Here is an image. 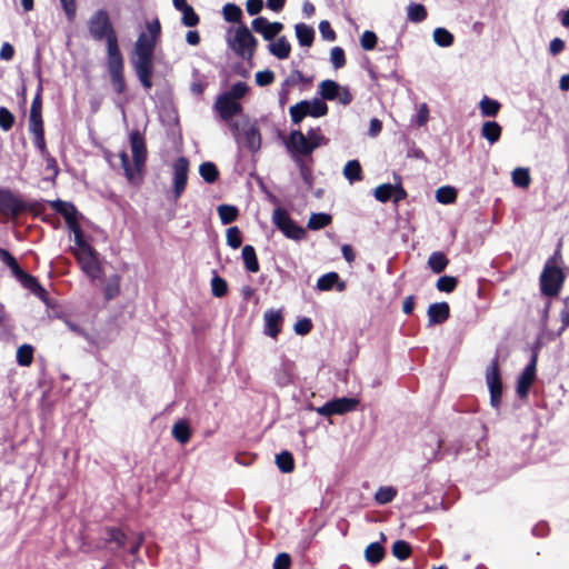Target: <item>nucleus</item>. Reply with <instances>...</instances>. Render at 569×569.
Segmentation results:
<instances>
[{
  "label": "nucleus",
  "instance_id": "a878e982",
  "mask_svg": "<svg viewBox=\"0 0 569 569\" xmlns=\"http://www.w3.org/2000/svg\"><path fill=\"white\" fill-rule=\"evenodd\" d=\"M501 127L496 121H486L481 127V137L486 139L490 144L499 141L501 137Z\"/></svg>",
  "mask_w": 569,
  "mask_h": 569
},
{
  "label": "nucleus",
  "instance_id": "2eb2a0df",
  "mask_svg": "<svg viewBox=\"0 0 569 569\" xmlns=\"http://www.w3.org/2000/svg\"><path fill=\"white\" fill-rule=\"evenodd\" d=\"M27 209V204L11 191L0 190V212L4 216L16 218Z\"/></svg>",
  "mask_w": 569,
  "mask_h": 569
},
{
  "label": "nucleus",
  "instance_id": "6e6552de",
  "mask_svg": "<svg viewBox=\"0 0 569 569\" xmlns=\"http://www.w3.org/2000/svg\"><path fill=\"white\" fill-rule=\"evenodd\" d=\"M290 116L293 123H300L303 118L310 116L320 118L328 113V106L319 98L302 100L290 108Z\"/></svg>",
  "mask_w": 569,
  "mask_h": 569
},
{
  "label": "nucleus",
  "instance_id": "9b49d317",
  "mask_svg": "<svg viewBox=\"0 0 569 569\" xmlns=\"http://www.w3.org/2000/svg\"><path fill=\"white\" fill-rule=\"evenodd\" d=\"M318 93L322 101L338 100L339 103L347 106L352 101V94L349 89L340 86L338 82L326 79L322 80L318 86Z\"/></svg>",
  "mask_w": 569,
  "mask_h": 569
},
{
  "label": "nucleus",
  "instance_id": "cd10ccee",
  "mask_svg": "<svg viewBox=\"0 0 569 569\" xmlns=\"http://www.w3.org/2000/svg\"><path fill=\"white\" fill-rule=\"evenodd\" d=\"M172 436L178 442L187 443L191 436L189 423L186 420H178L172 427Z\"/></svg>",
  "mask_w": 569,
  "mask_h": 569
},
{
  "label": "nucleus",
  "instance_id": "39448f33",
  "mask_svg": "<svg viewBox=\"0 0 569 569\" xmlns=\"http://www.w3.org/2000/svg\"><path fill=\"white\" fill-rule=\"evenodd\" d=\"M327 143V139L321 134L319 128H312L307 133H302L300 130H295L290 133L287 148L293 158L300 156H309L317 148Z\"/></svg>",
  "mask_w": 569,
  "mask_h": 569
},
{
  "label": "nucleus",
  "instance_id": "a19ab883",
  "mask_svg": "<svg viewBox=\"0 0 569 569\" xmlns=\"http://www.w3.org/2000/svg\"><path fill=\"white\" fill-rule=\"evenodd\" d=\"M0 260L10 268L16 278L23 272L16 258L8 250L0 248Z\"/></svg>",
  "mask_w": 569,
  "mask_h": 569
},
{
  "label": "nucleus",
  "instance_id": "6e6d98bb",
  "mask_svg": "<svg viewBox=\"0 0 569 569\" xmlns=\"http://www.w3.org/2000/svg\"><path fill=\"white\" fill-rule=\"evenodd\" d=\"M14 123L13 113L6 107H0V128L3 131H9Z\"/></svg>",
  "mask_w": 569,
  "mask_h": 569
},
{
  "label": "nucleus",
  "instance_id": "ea45409f",
  "mask_svg": "<svg viewBox=\"0 0 569 569\" xmlns=\"http://www.w3.org/2000/svg\"><path fill=\"white\" fill-rule=\"evenodd\" d=\"M457 198V191L455 188L449 186L440 187L436 191V199L438 202L443 204H449L456 201Z\"/></svg>",
  "mask_w": 569,
  "mask_h": 569
},
{
  "label": "nucleus",
  "instance_id": "ddd939ff",
  "mask_svg": "<svg viewBox=\"0 0 569 569\" xmlns=\"http://www.w3.org/2000/svg\"><path fill=\"white\" fill-rule=\"evenodd\" d=\"M486 381L490 391V403L498 409L501 402L502 383L499 376L498 363L493 360L486 371Z\"/></svg>",
  "mask_w": 569,
  "mask_h": 569
},
{
  "label": "nucleus",
  "instance_id": "49530a36",
  "mask_svg": "<svg viewBox=\"0 0 569 569\" xmlns=\"http://www.w3.org/2000/svg\"><path fill=\"white\" fill-rule=\"evenodd\" d=\"M396 496L397 490L393 487H380L375 495V499L379 505H387L391 502Z\"/></svg>",
  "mask_w": 569,
  "mask_h": 569
},
{
  "label": "nucleus",
  "instance_id": "f704fd0d",
  "mask_svg": "<svg viewBox=\"0 0 569 569\" xmlns=\"http://www.w3.org/2000/svg\"><path fill=\"white\" fill-rule=\"evenodd\" d=\"M331 216L325 212L312 213L308 220L307 227L310 230H320L331 222Z\"/></svg>",
  "mask_w": 569,
  "mask_h": 569
},
{
  "label": "nucleus",
  "instance_id": "7ed1b4c3",
  "mask_svg": "<svg viewBox=\"0 0 569 569\" xmlns=\"http://www.w3.org/2000/svg\"><path fill=\"white\" fill-rule=\"evenodd\" d=\"M130 146L132 152L133 166H131L129 156L126 151L119 153L124 176L131 183H138L147 160V148L143 136L138 130L130 132Z\"/></svg>",
  "mask_w": 569,
  "mask_h": 569
},
{
  "label": "nucleus",
  "instance_id": "e433bc0d",
  "mask_svg": "<svg viewBox=\"0 0 569 569\" xmlns=\"http://www.w3.org/2000/svg\"><path fill=\"white\" fill-rule=\"evenodd\" d=\"M276 465L280 471L289 473L295 468L292 455L288 451H282L276 456Z\"/></svg>",
  "mask_w": 569,
  "mask_h": 569
},
{
  "label": "nucleus",
  "instance_id": "09e8293b",
  "mask_svg": "<svg viewBox=\"0 0 569 569\" xmlns=\"http://www.w3.org/2000/svg\"><path fill=\"white\" fill-rule=\"evenodd\" d=\"M211 290H212V295L214 297L221 298V297L226 296V293L228 291V286H227L226 280L219 276H214L211 279Z\"/></svg>",
  "mask_w": 569,
  "mask_h": 569
},
{
  "label": "nucleus",
  "instance_id": "338daca9",
  "mask_svg": "<svg viewBox=\"0 0 569 569\" xmlns=\"http://www.w3.org/2000/svg\"><path fill=\"white\" fill-rule=\"evenodd\" d=\"M60 2L68 20L72 21L77 12L76 0H60Z\"/></svg>",
  "mask_w": 569,
  "mask_h": 569
},
{
  "label": "nucleus",
  "instance_id": "5701e85b",
  "mask_svg": "<svg viewBox=\"0 0 569 569\" xmlns=\"http://www.w3.org/2000/svg\"><path fill=\"white\" fill-rule=\"evenodd\" d=\"M293 378V363L289 360H283L278 368L274 369V380L278 386L286 387L292 382Z\"/></svg>",
  "mask_w": 569,
  "mask_h": 569
},
{
  "label": "nucleus",
  "instance_id": "8fccbe9b",
  "mask_svg": "<svg viewBox=\"0 0 569 569\" xmlns=\"http://www.w3.org/2000/svg\"><path fill=\"white\" fill-rule=\"evenodd\" d=\"M249 90V87L246 82L239 81L234 83L228 92H224L223 94L228 96L231 99L239 100L243 98Z\"/></svg>",
  "mask_w": 569,
  "mask_h": 569
},
{
  "label": "nucleus",
  "instance_id": "4c0bfd02",
  "mask_svg": "<svg viewBox=\"0 0 569 569\" xmlns=\"http://www.w3.org/2000/svg\"><path fill=\"white\" fill-rule=\"evenodd\" d=\"M511 177L513 184L519 188H528L531 182L529 170L527 168H516L512 171Z\"/></svg>",
  "mask_w": 569,
  "mask_h": 569
},
{
  "label": "nucleus",
  "instance_id": "37998d69",
  "mask_svg": "<svg viewBox=\"0 0 569 569\" xmlns=\"http://www.w3.org/2000/svg\"><path fill=\"white\" fill-rule=\"evenodd\" d=\"M222 14L228 22H240L242 18V10L233 3H227L222 8Z\"/></svg>",
  "mask_w": 569,
  "mask_h": 569
},
{
  "label": "nucleus",
  "instance_id": "bf43d9fd",
  "mask_svg": "<svg viewBox=\"0 0 569 569\" xmlns=\"http://www.w3.org/2000/svg\"><path fill=\"white\" fill-rule=\"evenodd\" d=\"M254 78L258 86L266 87L274 81V73L271 70H262L258 71Z\"/></svg>",
  "mask_w": 569,
  "mask_h": 569
},
{
  "label": "nucleus",
  "instance_id": "9d476101",
  "mask_svg": "<svg viewBox=\"0 0 569 569\" xmlns=\"http://www.w3.org/2000/svg\"><path fill=\"white\" fill-rule=\"evenodd\" d=\"M74 256L81 267V270L91 279H100L102 267L99 253L92 247H84L81 251H74Z\"/></svg>",
  "mask_w": 569,
  "mask_h": 569
},
{
  "label": "nucleus",
  "instance_id": "393cba45",
  "mask_svg": "<svg viewBox=\"0 0 569 569\" xmlns=\"http://www.w3.org/2000/svg\"><path fill=\"white\" fill-rule=\"evenodd\" d=\"M297 40L301 47H311L315 39V29L306 23H297L295 26Z\"/></svg>",
  "mask_w": 569,
  "mask_h": 569
},
{
  "label": "nucleus",
  "instance_id": "bb28decb",
  "mask_svg": "<svg viewBox=\"0 0 569 569\" xmlns=\"http://www.w3.org/2000/svg\"><path fill=\"white\" fill-rule=\"evenodd\" d=\"M241 256H242L244 267L249 272L256 273L259 271V262H258L257 253L252 246H250V244L244 246L242 248Z\"/></svg>",
  "mask_w": 569,
  "mask_h": 569
},
{
  "label": "nucleus",
  "instance_id": "de8ad7c7",
  "mask_svg": "<svg viewBox=\"0 0 569 569\" xmlns=\"http://www.w3.org/2000/svg\"><path fill=\"white\" fill-rule=\"evenodd\" d=\"M411 553L410 545L405 540H397L392 546V555L399 560H406Z\"/></svg>",
  "mask_w": 569,
  "mask_h": 569
},
{
  "label": "nucleus",
  "instance_id": "c756f323",
  "mask_svg": "<svg viewBox=\"0 0 569 569\" xmlns=\"http://www.w3.org/2000/svg\"><path fill=\"white\" fill-rule=\"evenodd\" d=\"M501 108V104L487 96L479 102V109L483 117H496Z\"/></svg>",
  "mask_w": 569,
  "mask_h": 569
},
{
  "label": "nucleus",
  "instance_id": "aec40b11",
  "mask_svg": "<svg viewBox=\"0 0 569 569\" xmlns=\"http://www.w3.org/2000/svg\"><path fill=\"white\" fill-rule=\"evenodd\" d=\"M264 320V335L277 338L280 332V326L282 322V313L280 310L269 309L263 315Z\"/></svg>",
  "mask_w": 569,
  "mask_h": 569
},
{
  "label": "nucleus",
  "instance_id": "423d86ee",
  "mask_svg": "<svg viewBox=\"0 0 569 569\" xmlns=\"http://www.w3.org/2000/svg\"><path fill=\"white\" fill-rule=\"evenodd\" d=\"M227 43L240 58L251 59L257 47V39L252 36L247 26L239 24L237 28H230L228 30Z\"/></svg>",
  "mask_w": 569,
  "mask_h": 569
},
{
  "label": "nucleus",
  "instance_id": "a211bd4d",
  "mask_svg": "<svg viewBox=\"0 0 569 569\" xmlns=\"http://www.w3.org/2000/svg\"><path fill=\"white\" fill-rule=\"evenodd\" d=\"M251 26L256 32L260 33L268 41L273 40L283 29L281 22H269L263 17L253 19Z\"/></svg>",
  "mask_w": 569,
  "mask_h": 569
},
{
  "label": "nucleus",
  "instance_id": "4468645a",
  "mask_svg": "<svg viewBox=\"0 0 569 569\" xmlns=\"http://www.w3.org/2000/svg\"><path fill=\"white\" fill-rule=\"evenodd\" d=\"M189 172V161L184 157L178 158L173 163V196L178 200L183 193Z\"/></svg>",
  "mask_w": 569,
  "mask_h": 569
},
{
  "label": "nucleus",
  "instance_id": "052dcab7",
  "mask_svg": "<svg viewBox=\"0 0 569 569\" xmlns=\"http://www.w3.org/2000/svg\"><path fill=\"white\" fill-rule=\"evenodd\" d=\"M319 32L323 40L326 41H335L336 40V32L330 26V22L327 20H322L319 23Z\"/></svg>",
  "mask_w": 569,
  "mask_h": 569
},
{
  "label": "nucleus",
  "instance_id": "f03ea898",
  "mask_svg": "<svg viewBox=\"0 0 569 569\" xmlns=\"http://www.w3.org/2000/svg\"><path fill=\"white\" fill-rule=\"evenodd\" d=\"M147 31L138 36L133 46L131 63L142 87L149 90L152 87L154 49L161 33L158 19L147 22Z\"/></svg>",
  "mask_w": 569,
  "mask_h": 569
},
{
  "label": "nucleus",
  "instance_id": "20e7f679",
  "mask_svg": "<svg viewBox=\"0 0 569 569\" xmlns=\"http://www.w3.org/2000/svg\"><path fill=\"white\" fill-rule=\"evenodd\" d=\"M562 257L558 248L552 257H550L540 274V289L545 296L553 297L561 290L565 281V273L561 268Z\"/></svg>",
  "mask_w": 569,
  "mask_h": 569
},
{
  "label": "nucleus",
  "instance_id": "473e14b6",
  "mask_svg": "<svg viewBox=\"0 0 569 569\" xmlns=\"http://www.w3.org/2000/svg\"><path fill=\"white\" fill-rule=\"evenodd\" d=\"M51 208L62 214L67 220H70L71 218L77 216V209L70 202L62 201V200H54L50 201Z\"/></svg>",
  "mask_w": 569,
  "mask_h": 569
},
{
  "label": "nucleus",
  "instance_id": "dca6fc26",
  "mask_svg": "<svg viewBox=\"0 0 569 569\" xmlns=\"http://www.w3.org/2000/svg\"><path fill=\"white\" fill-rule=\"evenodd\" d=\"M537 352L535 351L531 356L530 362L526 366L522 373L520 375L517 383V393L520 398L528 396L530 386L536 379V367H537Z\"/></svg>",
  "mask_w": 569,
  "mask_h": 569
},
{
  "label": "nucleus",
  "instance_id": "603ef678",
  "mask_svg": "<svg viewBox=\"0 0 569 569\" xmlns=\"http://www.w3.org/2000/svg\"><path fill=\"white\" fill-rule=\"evenodd\" d=\"M378 38L373 31L366 30L360 38V46L363 50H373L377 46Z\"/></svg>",
  "mask_w": 569,
  "mask_h": 569
},
{
  "label": "nucleus",
  "instance_id": "c85d7f7f",
  "mask_svg": "<svg viewBox=\"0 0 569 569\" xmlns=\"http://www.w3.org/2000/svg\"><path fill=\"white\" fill-rule=\"evenodd\" d=\"M433 41L441 48H448L452 46L455 41L453 34L446 28L438 27L432 32Z\"/></svg>",
  "mask_w": 569,
  "mask_h": 569
},
{
  "label": "nucleus",
  "instance_id": "864d4df0",
  "mask_svg": "<svg viewBox=\"0 0 569 569\" xmlns=\"http://www.w3.org/2000/svg\"><path fill=\"white\" fill-rule=\"evenodd\" d=\"M330 62L335 69H340L346 64L345 51L341 47H333L330 51Z\"/></svg>",
  "mask_w": 569,
  "mask_h": 569
},
{
  "label": "nucleus",
  "instance_id": "0e129e2a",
  "mask_svg": "<svg viewBox=\"0 0 569 569\" xmlns=\"http://www.w3.org/2000/svg\"><path fill=\"white\" fill-rule=\"evenodd\" d=\"M119 293V278L116 276L111 279L104 289V295L108 300L114 298Z\"/></svg>",
  "mask_w": 569,
  "mask_h": 569
},
{
  "label": "nucleus",
  "instance_id": "b1692460",
  "mask_svg": "<svg viewBox=\"0 0 569 569\" xmlns=\"http://www.w3.org/2000/svg\"><path fill=\"white\" fill-rule=\"evenodd\" d=\"M269 52L278 58L284 60L290 56L291 44L286 37H279L277 40L271 41L268 46Z\"/></svg>",
  "mask_w": 569,
  "mask_h": 569
},
{
  "label": "nucleus",
  "instance_id": "79ce46f5",
  "mask_svg": "<svg viewBox=\"0 0 569 569\" xmlns=\"http://www.w3.org/2000/svg\"><path fill=\"white\" fill-rule=\"evenodd\" d=\"M218 214L223 224H229L237 219L238 210L233 206L220 204L218 207Z\"/></svg>",
  "mask_w": 569,
  "mask_h": 569
},
{
  "label": "nucleus",
  "instance_id": "412c9836",
  "mask_svg": "<svg viewBox=\"0 0 569 569\" xmlns=\"http://www.w3.org/2000/svg\"><path fill=\"white\" fill-rule=\"evenodd\" d=\"M428 322L429 326L445 322L450 315V308L447 302L431 303L428 308Z\"/></svg>",
  "mask_w": 569,
  "mask_h": 569
},
{
  "label": "nucleus",
  "instance_id": "4be33fe9",
  "mask_svg": "<svg viewBox=\"0 0 569 569\" xmlns=\"http://www.w3.org/2000/svg\"><path fill=\"white\" fill-rule=\"evenodd\" d=\"M333 287H336L339 292L346 290V282L340 280L337 272H328L321 276L317 281V289L320 291H329Z\"/></svg>",
  "mask_w": 569,
  "mask_h": 569
},
{
  "label": "nucleus",
  "instance_id": "69168bd1",
  "mask_svg": "<svg viewBox=\"0 0 569 569\" xmlns=\"http://www.w3.org/2000/svg\"><path fill=\"white\" fill-rule=\"evenodd\" d=\"M291 566V558L288 553H279L273 561V569H289Z\"/></svg>",
  "mask_w": 569,
  "mask_h": 569
},
{
  "label": "nucleus",
  "instance_id": "58836bf2",
  "mask_svg": "<svg viewBox=\"0 0 569 569\" xmlns=\"http://www.w3.org/2000/svg\"><path fill=\"white\" fill-rule=\"evenodd\" d=\"M428 264L433 272L440 273L446 269L448 259L442 252H433L428 259Z\"/></svg>",
  "mask_w": 569,
  "mask_h": 569
},
{
  "label": "nucleus",
  "instance_id": "7c9ffc66",
  "mask_svg": "<svg viewBox=\"0 0 569 569\" xmlns=\"http://www.w3.org/2000/svg\"><path fill=\"white\" fill-rule=\"evenodd\" d=\"M385 556V549L381 543L372 542L365 550V558L372 565L379 563Z\"/></svg>",
  "mask_w": 569,
  "mask_h": 569
},
{
  "label": "nucleus",
  "instance_id": "680f3d73",
  "mask_svg": "<svg viewBox=\"0 0 569 569\" xmlns=\"http://www.w3.org/2000/svg\"><path fill=\"white\" fill-rule=\"evenodd\" d=\"M29 130L33 136L44 133L42 116L29 117Z\"/></svg>",
  "mask_w": 569,
  "mask_h": 569
},
{
  "label": "nucleus",
  "instance_id": "e2e57ef3",
  "mask_svg": "<svg viewBox=\"0 0 569 569\" xmlns=\"http://www.w3.org/2000/svg\"><path fill=\"white\" fill-rule=\"evenodd\" d=\"M312 329V322L309 318L299 319L295 323V332L300 336L309 333Z\"/></svg>",
  "mask_w": 569,
  "mask_h": 569
},
{
  "label": "nucleus",
  "instance_id": "0eeeda50",
  "mask_svg": "<svg viewBox=\"0 0 569 569\" xmlns=\"http://www.w3.org/2000/svg\"><path fill=\"white\" fill-rule=\"evenodd\" d=\"M239 148L257 152L261 147V134L257 123L250 120L236 121L231 124Z\"/></svg>",
  "mask_w": 569,
  "mask_h": 569
},
{
  "label": "nucleus",
  "instance_id": "a18cd8bd",
  "mask_svg": "<svg viewBox=\"0 0 569 569\" xmlns=\"http://www.w3.org/2000/svg\"><path fill=\"white\" fill-rule=\"evenodd\" d=\"M33 359V348L30 345H22L17 350V362L20 366H30Z\"/></svg>",
  "mask_w": 569,
  "mask_h": 569
},
{
  "label": "nucleus",
  "instance_id": "6ab92c4d",
  "mask_svg": "<svg viewBox=\"0 0 569 569\" xmlns=\"http://www.w3.org/2000/svg\"><path fill=\"white\" fill-rule=\"evenodd\" d=\"M214 108L223 120H229L242 111V107L237 100L223 93L217 98Z\"/></svg>",
  "mask_w": 569,
  "mask_h": 569
},
{
  "label": "nucleus",
  "instance_id": "13d9d810",
  "mask_svg": "<svg viewBox=\"0 0 569 569\" xmlns=\"http://www.w3.org/2000/svg\"><path fill=\"white\" fill-rule=\"evenodd\" d=\"M17 279L26 289L30 290L31 292L34 290H40V283L38 282V280L33 276L24 271Z\"/></svg>",
  "mask_w": 569,
  "mask_h": 569
},
{
  "label": "nucleus",
  "instance_id": "2f4dec72",
  "mask_svg": "<svg viewBox=\"0 0 569 569\" xmlns=\"http://www.w3.org/2000/svg\"><path fill=\"white\" fill-rule=\"evenodd\" d=\"M407 18L409 21L419 23L426 20L427 18V9L421 3H410L407 7Z\"/></svg>",
  "mask_w": 569,
  "mask_h": 569
},
{
  "label": "nucleus",
  "instance_id": "3c124183",
  "mask_svg": "<svg viewBox=\"0 0 569 569\" xmlns=\"http://www.w3.org/2000/svg\"><path fill=\"white\" fill-rule=\"evenodd\" d=\"M179 11H181L182 13V23L186 26V27H194L198 24L199 22V17L198 14L194 12L193 8L191 6H188L186 8H182L180 9Z\"/></svg>",
  "mask_w": 569,
  "mask_h": 569
},
{
  "label": "nucleus",
  "instance_id": "f3484780",
  "mask_svg": "<svg viewBox=\"0 0 569 569\" xmlns=\"http://www.w3.org/2000/svg\"><path fill=\"white\" fill-rule=\"evenodd\" d=\"M375 198L380 202H387L389 200H393L395 202H399L403 200L407 196L405 189L398 184L383 183L378 186L375 189Z\"/></svg>",
  "mask_w": 569,
  "mask_h": 569
},
{
  "label": "nucleus",
  "instance_id": "1a4fd4ad",
  "mask_svg": "<svg viewBox=\"0 0 569 569\" xmlns=\"http://www.w3.org/2000/svg\"><path fill=\"white\" fill-rule=\"evenodd\" d=\"M273 224L289 239L299 241L306 237V230L298 226L283 208H276L272 213Z\"/></svg>",
  "mask_w": 569,
  "mask_h": 569
},
{
  "label": "nucleus",
  "instance_id": "774afa93",
  "mask_svg": "<svg viewBox=\"0 0 569 569\" xmlns=\"http://www.w3.org/2000/svg\"><path fill=\"white\" fill-rule=\"evenodd\" d=\"M305 81V77L301 71L295 70L290 73V76L282 82L284 86L291 88L296 84Z\"/></svg>",
  "mask_w": 569,
  "mask_h": 569
},
{
  "label": "nucleus",
  "instance_id": "4d7b16f0",
  "mask_svg": "<svg viewBox=\"0 0 569 569\" xmlns=\"http://www.w3.org/2000/svg\"><path fill=\"white\" fill-rule=\"evenodd\" d=\"M457 279L455 277L443 276L437 281V289L443 292H451L457 287Z\"/></svg>",
  "mask_w": 569,
  "mask_h": 569
},
{
  "label": "nucleus",
  "instance_id": "5fc2aeb1",
  "mask_svg": "<svg viewBox=\"0 0 569 569\" xmlns=\"http://www.w3.org/2000/svg\"><path fill=\"white\" fill-rule=\"evenodd\" d=\"M227 243L232 249H238L241 246L242 238L238 227H230L227 230Z\"/></svg>",
  "mask_w": 569,
  "mask_h": 569
},
{
  "label": "nucleus",
  "instance_id": "f257e3e1",
  "mask_svg": "<svg viewBox=\"0 0 569 569\" xmlns=\"http://www.w3.org/2000/svg\"><path fill=\"white\" fill-rule=\"evenodd\" d=\"M87 26L89 34L94 41H106L107 69L110 74L111 84L117 93H122L126 89L123 76L124 59L109 13L104 9L97 10L88 19Z\"/></svg>",
  "mask_w": 569,
  "mask_h": 569
},
{
  "label": "nucleus",
  "instance_id": "c03bdc74",
  "mask_svg": "<svg viewBox=\"0 0 569 569\" xmlns=\"http://www.w3.org/2000/svg\"><path fill=\"white\" fill-rule=\"evenodd\" d=\"M104 540L107 543H116L117 548H122L126 543V535L117 528H108Z\"/></svg>",
  "mask_w": 569,
  "mask_h": 569
},
{
  "label": "nucleus",
  "instance_id": "72a5a7b5",
  "mask_svg": "<svg viewBox=\"0 0 569 569\" xmlns=\"http://www.w3.org/2000/svg\"><path fill=\"white\" fill-rule=\"evenodd\" d=\"M361 172H362L361 166L358 160L348 161L343 168V174H345L346 179L349 180L350 183L361 180L362 179Z\"/></svg>",
  "mask_w": 569,
  "mask_h": 569
},
{
  "label": "nucleus",
  "instance_id": "f8f14e48",
  "mask_svg": "<svg viewBox=\"0 0 569 569\" xmlns=\"http://www.w3.org/2000/svg\"><path fill=\"white\" fill-rule=\"evenodd\" d=\"M358 403L359 400L356 398L342 397L328 401L321 407L311 409L315 410L319 416L331 417L335 415L340 416L351 412L357 408Z\"/></svg>",
  "mask_w": 569,
  "mask_h": 569
},
{
  "label": "nucleus",
  "instance_id": "c9c22d12",
  "mask_svg": "<svg viewBox=\"0 0 569 569\" xmlns=\"http://www.w3.org/2000/svg\"><path fill=\"white\" fill-rule=\"evenodd\" d=\"M199 173L201 178L208 183H213L219 177V171L216 164L209 161L200 164Z\"/></svg>",
  "mask_w": 569,
  "mask_h": 569
}]
</instances>
